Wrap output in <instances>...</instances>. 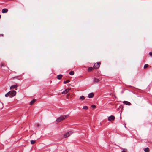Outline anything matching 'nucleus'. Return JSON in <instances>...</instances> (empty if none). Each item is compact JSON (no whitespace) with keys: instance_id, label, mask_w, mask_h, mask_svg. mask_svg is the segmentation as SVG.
Masks as SVG:
<instances>
[{"instance_id":"1","label":"nucleus","mask_w":152,"mask_h":152,"mask_svg":"<svg viewBox=\"0 0 152 152\" xmlns=\"http://www.w3.org/2000/svg\"><path fill=\"white\" fill-rule=\"evenodd\" d=\"M16 94V92L14 90L9 91L5 95V96L7 97L9 96L10 97H12L15 96Z\"/></svg>"},{"instance_id":"2","label":"nucleus","mask_w":152,"mask_h":152,"mask_svg":"<svg viewBox=\"0 0 152 152\" xmlns=\"http://www.w3.org/2000/svg\"><path fill=\"white\" fill-rule=\"evenodd\" d=\"M68 116L69 115H64L61 116L57 118L56 120V121L58 122H60L62 120H63L67 118Z\"/></svg>"},{"instance_id":"3","label":"nucleus","mask_w":152,"mask_h":152,"mask_svg":"<svg viewBox=\"0 0 152 152\" xmlns=\"http://www.w3.org/2000/svg\"><path fill=\"white\" fill-rule=\"evenodd\" d=\"M4 64L3 63H1L0 65V68L2 70H5L6 71L7 70V69H8V67L7 66H6L5 67V69H3V67H4L5 66Z\"/></svg>"},{"instance_id":"4","label":"nucleus","mask_w":152,"mask_h":152,"mask_svg":"<svg viewBox=\"0 0 152 152\" xmlns=\"http://www.w3.org/2000/svg\"><path fill=\"white\" fill-rule=\"evenodd\" d=\"M73 133V132L72 131H69V132L65 134L64 135V138H66L69 136H70Z\"/></svg>"},{"instance_id":"5","label":"nucleus","mask_w":152,"mask_h":152,"mask_svg":"<svg viewBox=\"0 0 152 152\" xmlns=\"http://www.w3.org/2000/svg\"><path fill=\"white\" fill-rule=\"evenodd\" d=\"M100 62H98L96 63H95L94 65V68L96 69H97L100 66Z\"/></svg>"},{"instance_id":"6","label":"nucleus","mask_w":152,"mask_h":152,"mask_svg":"<svg viewBox=\"0 0 152 152\" xmlns=\"http://www.w3.org/2000/svg\"><path fill=\"white\" fill-rule=\"evenodd\" d=\"M115 119V117L113 115H111L108 117V120L110 121L114 120Z\"/></svg>"},{"instance_id":"7","label":"nucleus","mask_w":152,"mask_h":152,"mask_svg":"<svg viewBox=\"0 0 152 152\" xmlns=\"http://www.w3.org/2000/svg\"><path fill=\"white\" fill-rule=\"evenodd\" d=\"M18 87V86L17 84L15 85H13L10 87V89H15L16 90H17V87Z\"/></svg>"},{"instance_id":"8","label":"nucleus","mask_w":152,"mask_h":152,"mask_svg":"<svg viewBox=\"0 0 152 152\" xmlns=\"http://www.w3.org/2000/svg\"><path fill=\"white\" fill-rule=\"evenodd\" d=\"M71 89V88H67L64 91H63L62 93V94H66L67 93L69 90H70Z\"/></svg>"},{"instance_id":"9","label":"nucleus","mask_w":152,"mask_h":152,"mask_svg":"<svg viewBox=\"0 0 152 152\" xmlns=\"http://www.w3.org/2000/svg\"><path fill=\"white\" fill-rule=\"evenodd\" d=\"M123 103L128 105H131V103L127 101H124L123 102Z\"/></svg>"},{"instance_id":"10","label":"nucleus","mask_w":152,"mask_h":152,"mask_svg":"<svg viewBox=\"0 0 152 152\" xmlns=\"http://www.w3.org/2000/svg\"><path fill=\"white\" fill-rule=\"evenodd\" d=\"M8 11V10L6 9H4L2 10V12L3 13H7Z\"/></svg>"},{"instance_id":"11","label":"nucleus","mask_w":152,"mask_h":152,"mask_svg":"<svg viewBox=\"0 0 152 152\" xmlns=\"http://www.w3.org/2000/svg\"><path fill=\"white\" fill-rule=\"evenodd\" d=\"M94 96V94L93 93H91L89 94L88 95V97L89 98H92Z\"/></svg>"},{"instance_id":"12","label":"nucleus","mask_w":152,"mask_h":152,"mask_svg":"<svg viewBox=\"0 0 152 152\" xmlns=\"http://www.w3.org/2000/svg\"><path fill=\"white\" fill-rule=\"evenodd\" d=\"M99 80L96 78H94V82L95 83H97L99 82Z\"/></svg>"},{"instance_id":"13","label":"nucleus","mask_w":152,"mask_h":152,"mask_svg":"<svg viewBox=\"0 0 152 152\" xmlns=\"http://www.w3.org/2000/svg\"><path fill=\"white\" fill-rule=\"evenodd\" d=\"M62 75H59L57 76V78L58 79L60 80L61 79L62 77Z\"/></svg>"},{"instance_id":"14","label":"nucleus","mask_w":152,"mask_h":152,"mask_svg":"<svg viewBox=\"0 0 152 152\" xmlns=\"http://www.w3.org/2000/svg\"><path fill=\"white\" fill-rule=\"evenodd\" d=\"M36 100L35 99H33L30 102V105H32L36 101Z\"/></svg>"},{"instance_id":"15","label":"nucleus","mask_w":152,"mask_h":152,"mask_svg":"<svg viewBox=\"0 0 152 152\" xmlns=\"http://www.w3.org/2000/svg\"><path fill=\"white\" fill-rule=\"evenodd\" d=\"M121 149L122 150V151L121 152H127V150L125 148H121Z\"/></svg>"},{"instance_id":"16","label":"nucleus","mask_w":152,"mask_h":152,"mask_svg":"<svg viewBox=\"0 0 152 152\" xmlns=\"http://www.w3.org/2000/svg\"><path fill=\"white\" fill-rule=\"evenodd\" d=\"M144 151L145 152H149V149L148 148H146L144 149Z\"/></svg>"},{"instance_id":"17","label":"nucleus","mask_w":152,"mask_h":152,"mask_svg":"<svg viewBox=\"0 0 152 152\" xmlns=\"http://www.w3.org/2000/svg\"><path fill=\"white\" fill-rule=\"evenodd\" d=\"M79 99L81 100H83L85 99V97L83 96H81L80 97Z\"/></svg>"},{"instance_id":"18","label":"nucleus","mask_w":152,"mask_h":152,"mask_svg":"<svg viewBox=\"0 0 152 152\" xmlns=\"http://www.w3.org/2000/svg\"><path fill=\"white\" fill-rule=\"evenodd\" d=\"M74 74V72L73 71H71L69 72V74L71 75H73Z\"/></svg>"},{"instance_id":"19","label":"nucleus","mask_w":152,"mask_h":152,"mask_svg":"<svg viewBox=\"0 0 152 152\" xmlns=\"http://www.w3.org/2000/svg\"><path fill=\"white\" fill-rule=\"evenodd\" d=\"M35 140H32L31 141V144H34L35 142Z\"/></svg>"},{"instance_id":"20","label":"nucleus","mask_w":152,"mask_h":152,"mask_svg":"<svg viewBox=\"0 0 152 152\" xmlns=\"http://www.w3.org/2000/svg\"><path fill=\"white\" fill-rule=\"evenodd\" d=\"M93 69V68L92 67H89L88 69V71H91Z\"/></svg>"},{"instance_id":"21","label":"nucleus","mask_w":152,"mask_h":152,"mask_svg":"<svg viewBox=\"0 0 152 152\" xmlns=\"http://www.w3.org/2000/svg\"><path fill=\"white\" fill-rule=\"evenodd\" d=\"M70 82V80H67L66 81H64V84H66L67 83H68Z\"/></svg>"},{"instance_id":"22","label":"nucleus","mask_w":152,"mask_h":152,"mask_svg":"<svg viewBox=\"0 0 152 152\" xmlns=\"http://www.w3.org/2000/svg\"><path fill=\"white\" fill-rule=\"evenodd\" d=\"M88 109V107L87 106H85L83 107V109L87 110Z\"/></svg>"},{"instance_id":"23","label":"nucleus","mask_w":152,"mask_h":152,"mask_svg":"<svg viewBox=\"0 0 152 152\" xmlns=\"http://www.w3.org/2000/svg\"><path fill=\"white\" fill-rule=\"evenodd\" d=\"M148 66V64H145L144 66V68L146 69Z\"/></svg>"},{"instance_id":"24","label":"nucleus","mask_w":152,"mask_h":152,"mask_svg":"<svg viewBox=\"0 0 152 152\" xmlns=\"http://www.w3.org/2000/svg\"><path fill=\"white\" fill-rule=\"evenodd\" d=\"M149 54L151 56H152V53L151 52H150L149 53Z\"/></svg>"},{"instance_id":"25","label":"nucleus","mask_w":152,"mask_h":152,"mask_svg":"<svg viewBox=\"0 0 152 152\" xmlns=\"http://www.w3.org/2000/svg\"><path fill=\"white\" fill-rule=\"evenodd\" d=\"M92 107H93V108H95V107H96V106L95 105H92Z\"/></svg>"},{"instance_id":"26","label":"nucleus","mask_w":152,"mask_h":152,"mask_svg":"<svg viewBox=\"0 0 152 152\" xmlns=\"http://www.w3.org/2000/svg\"><path fill=\"white\" fill-rule=\"evenodd\" d=\"M3 34H0V36H3Z\"/></svg>"},{"instance_id":"27","label":"nucleus","mask_w":152,"mask_h":152,"mask_svg":"<svg viewBox=\"0 0 152 152\" xmlns=\"http://www.w3.org/2000/svg\"><path fill=\"white\" fill-rule=\"evenodd\" d=\"M4 66V67H3V69H5V66Z\"/></svg>"},{"instance_id":"28","label":"nucleus","mask_w":152,"mask_h":152,"mask_svg":"<svg viewBox=\"0 0 152 152\" xmlns=\"http://www.w3.org/2000/svg\"><path fill=\"white\" fill-rule=\"evenodd\" d=\"M69 95V94H68L67 95V96H68Z\"/></svg>"},{"instance_id":"29","label":"nucleus","mask_w":152,"mask_h":152,"mask_svg":"<svg viewBox=\"0 0 152 152\" xmlns=\"http://www.w3.org/2000/svg\"><path fill=\"white\" fill-rule=\"evenodd\" d=\"M1 15H0V19H1Z\"/></svg>"}]
</instances>
